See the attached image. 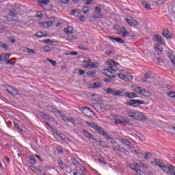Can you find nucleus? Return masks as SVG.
<instances>
[{
	"instance_id": "obj_12",
	"label": "nucleus",
	"mask_w": 175,
	"mask_h": 175,
	"mask_svg": "<svg viewBox=\"0 0 175 175\" xmlns=\"http://www.w3.org/2000/svg\"><path fill=\"white\" fill-rule=\"evenodd\" d=\"M121 143H123V144H125L126 146H128L130 148H133V144L129 141V139L122 138L120 140Z\"/></svg>"
},
{
	"instance_id": "obj_6",
	"label": "nucleus",
	"mask_w": 175,
	"mask_h": 175,
	"mask_svg": "<svg viewBox=\"0 0 175 175\" xmlns=\"http://www.w3.org/2000/svg\"><path fill=\"white\" fill-rule=\"evenodd\" d=\"M86 124H87V125H88V126H90V128H92V129H94V131L98 132V133H99V135H103V132H105V131H103V129L102 127L98 126V124H96L95 123H92V122L87 121Z\"/></svg>"
},
{
	"instance_id": "obj_43",
	"label": "nucleus",
	"mask_w": 175,
	"mask_h": 175,
	"mask_svg": "<svg viewBox=\"0 0 175 175\" xmlns=\"http://www.w3.org/2000/svg\"><path fill=\"white\" fill-rule=\"evenodd\" d=\"M28 54H36V52L35 51V50L31 49L29 48H28V49H27Z\"/></svg>"
},
{
	"instance_id": "obj_52",
	"label": "nucleus",
	"mask_w": 175,
	"mask_h": 175,
	"mask_svg": "<svg viewBox=\"0 0 175 175\" xmlns=\"http://www.w3.org/2000/svg\"><path fill=\"white\" fill-rule=\"evenodd\" d=\"M85 73V71L84 70H79V76H83Z\"/></svg>"
},
{
	"instance_id": "obj_62",
	"label": "nucleus",
	"mask_w": 175,
	"mask_h": 175,
	"mask_svg": "<svg viewBox=\"0 0 175 175\" xmlns=\"http://www.w3.org/2000/svg\"><path fill=\"white\" fill-rule=\"evenodd\" d=\"M57 150L58 152H59L60 154H64V150H62V148L57 147Z\"/></svg>"
},
{
	"instance_id": "obj_42",
	"label": "nucleus",
	"mask_w": 175,
	"mask_h": 175,
	"mask_svg": "<svg viewBox=\"0 0 175 175\" xmlns=\"http://www.w3.org/2000/svg\"><path fill=\"white\" fill-rule=\"evenodd\" d=\"M43 33L42 31L37 32L35 33V36H37V38H43Z\"/></svg>"
},
{
	"instance_id": "obj_57",
	"label": "nucleus",
	"mask_w": 175,
	"mask_h": 175,
	"mask_svg": "<svg viewBox=\"0 0 175 175\" xmlns=\"http://www.w3.org/2000/svg\"><path fill=\"white\" fill-rule=\"evenodd\" d=\"M69 1H70V0H59V3L66 4V3H68V2H69Z\"/></svg>"
},
{
	"instance_id": "obj_47",
	"label": "nucleus",
	"mask_w": 175,
	"mask_h": 175,
	"mask_svg": "<svg viewBox=\"0 0 175 175\" xmlns=\"http://www.w3.org/2000/svg\"><path fill=\"white\" fill-rule=\"evenodd\" d=\"M155 50H157V54L159 55H161V54H162V49H159V47H158V46H156L155 47Z\"/></svg>"
},
{
	"instance_id": "obj_24",
	"label": "nucleus",
	"mask_w": 175,
	"mask_h": 175,
	"mask_svg": "<svg viewBox=\"0 0 175 175\" xmlns=\"http://www.w3.org/2000/svg\"><path fill=\"white\" fill-rule=\"evenodd\" d=\"M57 114L62 118L64 121H67L68 120V117L64 114L61 113V111H57Z\"/></svg>"
},
{
	"instance_id": "obj_33",
	"label": "nucleus",
	"mask_w": 175,
	"mask_h": 175,
	"mask_svg": "<svg viewBox=\"0 0 175 175\" xmlns=\"http://www.w3.org/2000/svg\"><path fill=\"white\" fill-rule=\"evenodd\" d=\"M163 36L166 38V39H169L170 35H169V31L167 30H163Z\"/></svg>"
},
{
	"instance_id": "obj_44",
	"label": "nucleus",
	"mask_w": 175,
	"mask_h": 175,
	"mask_svg": "<svg viewBox=\"0 0 175 175\" xmlns=\"http://www.w3.org/2000/svg\"><path fill=\"white\" fill-rule=\"evenodd\" d=\"M44 43H46V44H53V41L50 39H47V40H43Z\"/></svg>"
},
{
	"instance_id": "obj_2",
	"label": "nucleus",
	"mask_w": 175,
	"mask_h": 175,
	"mask_svg": "<svg viewBox=\"0 0 175 175\" xmlns=\"http://www.w3.org/2000/svg\"><path fill=\"white\" fill-rule=\"evenodd\" d=\"M126 113L129 117L134 118V120H138V121H146L147 120V116L140 111H133L128 109Z\"/></svg>"
},
{
	"instance_id": "obj_10",
	"label": "nucleus",
	"mask_w": 175,
	"mask_h": 175,
	"mask_svg": "<svg viewBox=\"0 0 175 175\" xmlns=\"http://www.w3.org/2000/svg\"><path fill=\"white\" fill-rule=\"evenodd\" d=\"M101 135L107 140H109V143H111V144H117V141H116V139H114V138L110 137V135H109V134L107 133H106L105 131L103 132V134H101Z\"/></svg>"
},
{
	"instance_id": "obj_17",
	"label": "nucleus",
	"mask_w": 175,
	"mask_h": 175,
	"mask_svg": "<svg viewBox=\"0 0 175 175\" xmlns=\"http://www.w3.org/2000/svg\"><path fill=\"white\" fill-rule=\"evenodd\" d=\"M64 31L67 35H70V33H73V27L70 26L66 28H64Z\"/></svg>"
},
{
	"instance_id": "obj_63",
	"label": "nucleus",
	"mask_w": 175,
	"mask_h": 175,
	"mask_svg": "<svg viewBox=\"0 0 175 175\" xmlns=\"http://www.w3.org/2000/svg\"><path fill=\"white\" fill-rule=\"evenodd\" d=\"M14 8H16V9H18V10H20V9H21V6L17 3H14Z\"/></svg>"
},
{
	"instance_id": "obj_45",
	"label": "nucleus",
	"mask_w": 175,
	"mask_h": 175,
	"mask_svg": "<svg viewBox=\"0 0 175 175\" xmlns=\"http://www.w3.org/2000/svg\"><path fill=\"white\" fill-rule=\"evenodd\" d=\"M133 170H135V172H136L137 173H140V172H142V170H140V168L137 167L136 166H134V167L131 168Z\"/></svg>"
},
{
	"instance_id": "obj_55",
	"label": "nucleus",
	"mask_w": 175,
	"mask_h": 175,
	"mask_svg": "<svg viewBox=\"0 0 175 175\" xmlns=\"http://www.w3.org/2000/svg\"><path fill=\"white\" fill-rule=\"evenodd\" d=\"M99 63L96 62V63H91V68H98V65Z\"/></svg>"
},
{
	"instance_id": "obj_40",
	"label": "nucleus",
	"mask_w": 175,
	"mask_h": 175,
	"mask_svg": "<svg viewBox=\"0 0 175 175\" xmlns=\"http://www.w3.org/2000/svg\"><path fill=\"white\" fill-rule=\"evenodd\" d=\"M66 121H68V122H72L74 125H76V121H75V118H68Z\"/></svg>"
},
{
	"instance_id": "obj_23",
	"label": "nucleus",
	"mask_w": 175,
	"mask_h": 175,
	"mask_svg": "<svg viewBox=\"0 0 175 175\" xmlns=\"http://www.w3.org/2000/svg\"><path fill=\"white\" fill-rule=\"evenodd\" d=\"M168 172H169V174H174V173H175V167H174V166H173V165H169V169H168Z\"/></svg>"
},
{
	"instance_id": "obj_34",
	"label": "nucleus",
	"mask_w": 175,
	"mask_h": 175,
	"mask_svg": "<svg viewBox=\"0 0 175 175\" xmlns=\"http://www.w3.org/2000/svg\"><path fill=\"white\" fill-rule=\"evenodd\" d=\"M135 92H137V94H140V95H142V91H143V88H142V87L137 86L135 88Z\"/></svg>"
},
{
	"instance_id": "obj_54",
	"label": "nucleus",
	"mask_w": 175,
	"mask_h": 175,
	"mask_svg": "<svg viewBox=\"0 0 175 175\" xmlns=\"http://www.w3.org/2000/svg\"><path fill=\"white\" fill-rule=\"evenodd\" d=\"M76 12H77V10H72L71 12L70 13V14L71 16H76Z\"/></svg>"
},
{
	"instance_id": "obj_41",
	"label": "nucleus",
	"mask_w": 175,
	"mask_h": 175,
	"mask_svg": "<svg viewBox=\"0 0 175 175\" xmlns=\"http://www.w3.org/2000/svg\"><path fill=\"white\" fill-rule=\"evenodd\" d=\"M50 2L49 0H42L39 2L41 5H47Z\"/></svg>"
},
{
	"instance_id": "obj_29",
	"label": "nucleus",
	"mask_w": 175,
	"mask_h": 175,
	"mask_svg": "<svg viewBox=\"0 0 175 175\" xmlns=\"http://www.w3.org/2000/svg\"><path fill=\"white\" fill-rule=\"evenodd\" d=\"M29 162L31 165H36V159H35V158L32 156H30L29 157Z\"/></svg>"
},
{
	"instance_id": "obj_20",
	"label": "nucleus",
	"mask_w": 175,
	"mask_h": 175,
	"mask_svg": "<svg viewBox=\"0 0 175 175\" xmlns=\"http://www.w3.org/2000/svg\"><path fill=\"white\" fill-rule=\"evenodd\" d=\"M39 113L40 114H41L42 118H45V120H48V121H50V120H51L50 116L43 113V111H40Z\"/></svg>"
},
{
	"instance_id": "obj_7",
	"label": "nucleus",
	"mask_w": 175,
	"mask_h": 175,
	"mask_svg": "<svg viewBox=\"0 0 175 175\" xmlns=\"http://www.w3.org/2000/svg\"><path fill=\"white\" fill-rule=\"evenodd\" d=\"M128 24L131 25V27H135V28H137V21L135 20V18L133 16H129L127 18H126Z\"/></svg>"
},
{
	"instance_id": "obj_19",
	"label": "nucleus",
	"mask_w": 175,
	"mask_h": 175,
	"mask_svg": "<svg viewBox=\"0 0 175 175\" xmlns=\"http://www.w3.org/2000/svg\"><path fill=\"white\" fill-rule=\"evenodd\" d=\"M141 92L142 95H144V96H151V92H150L148 90H146V89H143Z\"/></svg>"
},
{
	"instance_id": "obj_22",
	"label": "nucleus",
	"mask_w": 175,
	"mask_h": 175,
	"mask_svg": "<svg viewBox=\"0 0 175 175\" xmlns=\"http://www.w3.org/2000/svg\"><path fill=\"white\" fill-rule=\"evenodd\" d=\"M154 40H156L158 43H162V38L159 35L153 36Z\"/></svg>"
},
{
	"instance_id": "obj_4",
	"label": "nucleus",
	"mask_w": 175,
	"mask_h": 175,
	"mask_svg": "<svg viewBox=\"0 0 175 175\" xmlns=\"http://www.w3.org/2000/svg\"><path fill=\"white\" fill-rule=\"evenodd\" d=\"M145 102L140 100H130L129 102L126 101L125 105L126 106H131V107H137V106H140V105H144Z\"/></svg>"
},
{
	"instance_id": "obj_8",
	"label": "nucleus",
	"mask_w": 175,
	"mask_h": 175,
	"mask_svg": "<svg viewBox=\"0 0 175 175\" xmlns=\"http://www.w3.org/2000/svg\"><path fill=\"white\" fill-rule=\"evenodd\" d=\"M103 16L102 15V9L99 7L95 8V12L93 15V18H102Z\"/></svg>"
},
{
	"instance_id": "obj_36",
	"label": "nucleus",
	"mask_w": 175,
	"mask_h": 175,
	"mask_svg": "<svg viewBox=\"0 0 175 175\" xmlns=\"http://www.w3.org/2000/svg\"><path fill=\"white\" fill-rule=\"evenodd\" d=\"M10 88L13 90L14 92L11 93V95H13V96H16V95H18V92L14 89V87L10 86Z\"/></svg>"
},
{
	"instance_id": "obj_51",
	"label": "nucleus",
	"mask_w": 175,
	"mask_h": 175,
	"mask_svg": "<svg viewBox=\"0 0 175 175\" xmlns=\"http://www.w3.org/2000/svg\"><path fill=\"white\" fill-rule=\"evenodd\" d=\"M4 62H6L8 65H15L16 64V62H12L9 59H6V61Z\"/></svg>"
},
{
	"instance_id": "obj_37",
	"label": "nucleus",
	"mask_w": 175,
	"mask_h": 175,
	"mask_svg": "<svg viewBox=\"0 0 175 175\" xmlns=\"http://www.w3.org/2000/svg\"><path fill=\"white\" fill-rule=\"evenodd\" d=\"M47 61H49V62H50V64H51V65L53 66H57V62L56 61H54L51 59H47Z\"/></svg>"
},
{
	"instance_id": "obj_13",
	"label": "nucleus",
	"mask_w": 175,
	"mask_h": 175,
	"mask_svg": "<svg viewBox=\"0 0 175 175\" xmlns=\"http://www.w3.org/2000/svg\"><path fill=\"white\" fill-rule=\"evenodd\" d=\"M124 96L126 98H129V99H133L135 98H137V94L134 92H126L124 94Z\"/></svg>"
},
{
	"instance_id": "obj_53",
	"label": "nucleus",
	"mask_w": 175,
	"mask_h": 175,
	"mask_svg": "<svg viewBox=\"0 0 175 175\" xmlns=\"http://www.w3.org/2000/svg\"><path fill=\"white\" fill-rule=\"evenodd\" d=\"M126 80L131 81V80H133V77L132 75H126Z\"/></svg>"
},
{
	"instance_id": "obj_15",
	"label": "nucleus",
	"mask_w": 175,
	"mask_h": 175,
	"mask_svg": "<svg viewBox=\"0 0 175 175\" xmlns=\"http://www.w3.org/2000/svg\"><path fill=\"white\" fill-rule=\"evenodd\" d=\"M103 83L102 82H96L91 85L90 88L95 90L96 88H102Z\"/></svg>"
},
{
	"instance_id": "obj_16",
	"label": "nucleus",
	"mask_w": 175,
	"mask_h": 175,
	"mask_svg": "<svg viewBox=\"0 0 175 175\" xmlns=\"http://www.w3.org/2000/svg\"><path fill=\"white\" fill-rule=\"evenodd\" d=\"M109 39L110 40H115V42H117V43H120V44L125 43V41L122 40V38L109 37Z\"/></svg>"
},
{
	"instance_id": "obj_14",
	"label": "nucleus",
	"mask_w": 175,
	"mask_h": 175,
	"mask_svg": "<svg viewBox=\"0 0 175 175\" xmlns=\"http://www.w3.org/2000/svg\"><path fill=\"white\" fill-rule=\"evenodd\" d=\"M141 3L145 9H147V10H152V9L151 8V5L148 4V3L146 1V0H141Z\"/></svg>"
},
{
	"instance_id": "obj_58",
	"label": "nucleus",
	"mask_w": 175,
	"mask_h": 175,
	"mask_svg": "<svg viewBox=\"0 0 175 175\" xmlns=\"http://www.w3.org/2000/svg\"><path fill=\"white\" fill-rule=\"evenodd\" d=\"M83 68H85V69H91V63L83 65Z\"/></svg>"
},
{
	"instance_id": "obj_46",
	"label": "nucleus",
	"mask_w": 175,
	"mask_h": 175,
	"mask_svg": "<svg viewBox=\"0 0 175 175\" xmlns=\"http://www.w3.org/2000/svg\"><path fill=\"white\" fill-rule=\"evenodd\" d=\"M66 40H73V39H77V37L76 36H71L68 37V38H66Z\"/></svg>"
},
{
	"instance_id": "obj_39",
	"label": "nucleus",
	"mask_w": 175,
	"mask_h": 175,
	"mask_svg": "<svg viewBox=\"0 0 175 175\" xmlns=\"http://www.w3.org/2000/svg\"><path fill=\"white\" fill-rule=\"evenodd\" d=\"M92 60L90 57H86L83 60V64H90Z\"/></svg>"
},
{
	"instance_id": "obj_25",
	"label": "nucleus",
	"mask_w": 175,
	"mask_h": 175,
	"mask_svg": "<svg viewBox=\"0 0 175 175\" xmlns=\"http://www.w3.org/2000/svg\"><path fill=\"white\" fill-rule=\"evenodd\" d=\"M165 2H167V0H158L156 2V5L161 6V5H165Z\"/></svg>"
},
{
	"instance_id": "obj_11",
	"label": "nucleus",
	"mask_w": 175,
	"mask_h": 175,
	"mask_svg": "<svg viewBox=\"0 0 175 175\" xmlns=\"http://www.w3.org/2000/svg\"><path fill=\"white\" fill-rule=\"evenodd\" d=\"M83 133L85 137H88V139H91L92 140H94L96 143H98V139L94 138V135H92L91 133H90L87 130H83Z\"/></svg>"
},
{
	"instance_id": "obj_3",
	"label": "nucleus",
	"mask_w": 175,
	"mask_h": 175,
	"mask_svg": "<svg viewBox=\"0 0 175 175\" xmlns=\"http://www.w3.org/2000/svg\"><path fill=\"white\" fill-rule=\"evenodd\" d=\"M125 91L124 89L117 90L109 88L107 90V94H111L113 96H122L125 94Z\"/></svg>"
},
{
	"instance_id": "obj_18",
	"label": "nucleus",
	"mask_w": 175,
	"mask_h": 175,
	"mask_svg": "<svg viewBox=\"0 0 175 175\" xmlns=\"http://www.w3.org/2000/svg\"><path fill=\"white\" fill-rule=\"evenodd\" d=\"M120 33H122V35L124 38H126V36H128V35H129V32H128V31H126L125 27H124L123 29H121Z\"/></svg>"
},
{
	"instance_id": "obj_28",
	"label": "nucleus",
	"mask_w": 175,
	"mask_h": 175,
	"mask_svg": "<svg viewBox=\"0 0 175 175\" xmlns=\"http://www.w3.org/2000/svg\"><path fill=\"white\" fill-rule=\"evenodd\" d=\"M87 75L90 77H95V75H96V71H88Z\"/></svg>"
},
{
	"instance_id": "obj_49",
	"label": "nucleus",
	"mask_w": 175,
	"mask_h": 175,
	"mask_svg": "<svg viewBox=\"0 0 175 175\" xmlns=\"http://www.w3.org/2000/svg\"><path fill=\"white\" fill-rule=\"evenodd\" d=\"M30 169L31 170H32V172H34V173H36L38 168H36L35 166L33 165H31L30 166Z\"/></svg>"
},
{
	"instance_id": "obj_31",
	"label": "nucleus",
	"mask_w": 175,
	"mask_h": 175,
	"mask_svg": "<svg viewBox=\"0 0 175 175\" xmlns=\"http://www.w3.org/2000/svg\"><path fill=\"white\" fill-rule=\"evenodd\" d=\"M119 152H123L124 154H126V152L127 154H129V151L126 150V148H125L124 147L120 146Z\"/></svg>"
},
{
	"instance_id": "obj_1",
	"label": "nucleus",
	"mask_w": 175,
	"mask_h": 175,
	"mask_svg": "<svg viewBox=\"0 0 175 175\" xmlns=\"http://www.w3.org/2000/svg\"><path fill=\"white\" fill-rule=\"evenodd\" d=\"M118 65H120V64L114 62L113 60H109L107 62V66L108 69H104L103 74L107 76V77H111L113 79H116V73L117 70H118V68H113V66H117Z\"/></svg>"
},
{
	"instance_id": "obj_30",
	"label": "nucleus",
	"mask_w": 175,
	"mask_h": 175,
	"mask_svg": "<svg viewBox=\"0 0 175 175\" xmlns=\"http://www.w3.org/2000/svg\"><path fill=\"white\" fill-rule=\"evenodd\" d=\"M162 170L165 172V173H167V174H169V166H166V165H163V167H161Z\"/></svg>"
},
{
	"instance_id": "obj_61",
	"label": "nucleus",
	"mask_w": 175,
	"mask_h": 175,
	"mask_svg": "<svg viewBox=\"0 0 175 175\" xmlns=\"http://www.w3.org/2000/svg\"><path fill=\"white\" fill-rule=\"evenodd\" d=\"M79 21H83V22L85 21V17L84 16H83V15H81L79 16Z\"/></svg>"
},
{
	"instance_id": "obj_9",
	"label": "nucleus",
	"mask_w": 175,
	"mask_h": 175,
	"mask_svg": "<svg viewBox=\"0 0 175 175\" xmlns=\"http://www.w3.org/2000/svg\"><path fill=\"white\" fill-rule=\"evenodd\" d=\"M115 124H120L122 126H126L128 124V120L125 119V118H120L118 119H115Z\"/></svg>"
},
{
	"instance_id": "obj_5",
	"label": "nucleus",
	"mask_w": 175,
	"mask_h": 175,
	"mask_svg": "<svg viewBox=\"0 0 175 175\" xmlns=\"http://www.w3.org/2000/svg\"><path fill=\"white\" fill-rule=\"evenodd\" d=\"M86 124H87V125H88V126H90V128H92V129H94V131L98 132V133H99V135H103V132H105V131H103V129L102 127L98 126V124H96L95 123H92V122L87 121Z\"/></svg>"
},
{
	"instance_id": "obj_56",
	"label": "nucleus",
	"mask_w": 175,
	"mask_h": 175,
	"mask_svg": "<svg viewBox=\"0 0 175 175\" xmlns=\"http://www.w3.org/2000/svg\"><path fill=\"white\" fill-rule=\"evenodd\" d=\"M37 17L38 18H43V14L42 12H38Z\"/></svg>"
},
{
	"instance_id": "obj_60",
	"label": "nucleus",
	"mask_w": 175,
	"mask_h": 175,
	"mask_svg": "<svg viewBox=\"0 0 175 175\" xmlns=\"http://www.w3.org/2000/svg\"><path fill=\"white\" fill-rule=\"evenodd\" d=\"M151 77V74L148 73V72H146L145 75H144V78L145 79H150Z\"/></svg>"
},
{
	"instance_id": "obj_38",
	"label": "nucleus",
	"mask_w": 175,
	"mask_h": 175,
	"mask_svg": "<svg viewBox=\"0 0 175 175\" xmlns=\"http://www.w3.org/2000/svg\"><path fill=\"white\" fill-rule=\"evenodd\" d=\"M0 47L4 49V50H8L9 49V46L6 44L0 43Z\"/></svg>"
},
{
	"instance_id": "obj_50",
	"label": "nucleus",
	"mask_w": 175,
	"mask_h": 175,
	"mask_svg": "<svg viewBox=\"0 0 175 175\" xmlns=\"http://www.w3.org/2000/svg\"><path fill=\"white\" fill-rule=\"evenodd\" d=\"M119 77L122 79V80H126V75H124L123 74L119 75Z\"/></svg>"
},
{
	"instance_id": "obj_64",
	"label": "nucleus",
	"mask_w": 175,
	"mask_h": 175,
	"mask_svg": "<svg viewBox=\"0 0 175 175\" xmlns=\"http://www.w3.org/2000/svg\"><path fill=\"white\" fill-rule=\"evenodd\" d=\"M132 40H135L136 39V35L132 34L129 36Z\"/></svg>"
},
{
	"instance_id": "obj_48",
	"label": "nucleus",
	"mask_w": 175,
	"mask_h": 175,
	"mask_svg": "<svg viewBox=\"0 0 175 175\" xmlns=\"http://www.w3.org/2000/svg\"><path fill=\"white\" fill-rule=\"evenodd\" d=\"M15 128L18 130L19 133H21L23 132V129L18 126V124H15Z\"/></svg>"
},
{
	"instance_id": "obj_59",
	"label": "nucleus",
	"mask_w": 175,
	"mask_h": 175,
	"mask_svg": "<svg viewBox=\"0 0 175 175\" xmlns=\"http://www.w3.org/2000/svg\"><path fill=\"white\" fill-rule=\"evenodd\" d=\"M169 96L171 98H175V92H170Z\"/></svg>"
},
{
	"instance_id": "obj_26",
	"label": "nucleus",
	"mask_w": 175,
	"mask_h": 175,
	"mask_svg": "<svg viewBox=\"0 0 175 175\" xmlns=\"http://www.w3.org/2000/svg\"><path fill=\"white\" fill-rule=\"evenodd\" d=\"M42 49H43L44 51H45L46 53H49V52L51 51L52 48H51L50 46L46 45V46L42 47Z\"/></svg>"
},
{
	"instance_id": "obj_21",
	"label": "nucleus",
	"mask_w": 175,
	"mask_h": 175,
	"mask_svg": "<svg viewBox=\"0 0 175 175\" xmlns=\"http://www.w3.org/2000/svg\"><path fill=\"white\" fill-rule=\"evenodd\" d=\"M41 25H44L45 28H49V27H51L53 25V22L47 21L46 23H41Z\"/></svg>"
},
{
	"instance_id": "obj_32",
	"label": "nucleus",
	"mask_w": 175,
	"mask_h": 175,
	"mask_svg": "<svg viewBox=\"0 0 175 175\" xmlns=\"http://www.w3.org/2000/svg\"><path fill=\"white\" fill-rule=\"evenodd\" d=\"M121 146L120 145H113L111 146V148L113 149V151H120Z\"/></svg>"
},
{
	"instance_id": "obj_35",
	"label": "nucleus",
	"mask_w": 175,
	"mask_h": 175,
	"mask_svg": "<svg viewBox=\"0 0 175 175\" xmlns=\"http://www.w3.org/2000/svg\"><path fill=\"white\" fill-rule=\"evenodd\" d=\"M71 162L72 163V165H74L75 166H77L79 161H77V159H76V158L75 157H72L71 158Z\"/></svg>"
},
{
	"instance_id": "obj_27",
	"label": "nucleus",
	"mask_w": 175,
	"mask_h": 175,
	"mask_svg": "<svg viewBox=\"0 0 175 175\" xmlns=\"http://www.w3.org/2000/svg\"><path fill=\"white\" fill-rule=\"evenodd\" d=\"M16 12H17V11H16V10H14V9L10 10L9 11L10 16H11V17H16V14H17V13Z\"/></svg>"
}]
</instances>
